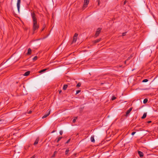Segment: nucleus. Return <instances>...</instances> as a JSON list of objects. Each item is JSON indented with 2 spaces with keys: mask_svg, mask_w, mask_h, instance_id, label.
Segmentation results:
<instances>
[{
  "mask_svg": "<svg viewBox=\"0 0 158 158\" xmlns=\"http://www.w3.org/2000/svg\"><path fill=\"white\" fill-rule=\"evenodd\" d=\"M138 154H139L140 157H142L143 156V152H141V151H138Z\"/></svg>",
  "mask_w": 158,
  "mask_h": 158,
  "instance_id": "1a4fd4ad",
  "label": "nucleus"
},
{
  "mask_svg": "<svg viewBox=\"0 0 158 158\" xmlns=\"http://www.w3.org/2000/svg\"><path fill=\"white\" fill-rule=\"evenodd\" d=\"M151 122V121H149L148 122V123H150Z\"/></svg>",
  "mask_w": 158,
  "mask_h": 158,
  "instance_id": "c9c22d12",
  "label": "nucleus"
},
{
  "mask_svg": "<svg viewBox=\"0 0 158 158\" xmlns=\"http://www.w3.org/2000/svg\"><path fill=\"white\" fill-rule=\"evenodd\" d=\"M101 40V38L98 39H97L94 41V43H97L98 42H99Z\"/></svg>",
  "mask_w": 158,
  "mask_h": 158,
  "instance_id": "dca6fc26",
  "label": "nucleus"
},
{
  "mask_svg": "<svg viewBox=\"0 0 158 158\" xmlns=\"http://www.w3.org/2000/svg\"><path fill=\"white\" fill-rule=\"evenodd\" d=\"M59 145V144H58L57 145V146H58Z\"/></svg>",
  "mask_w": 158,
  "mask_h": 158,
  "instance_id": "ea45409f",
  "label": "nucleus"
},
{
  "mask_svg": "<svg viewBox=\"0 0 158 158\" xmlns=\"http://www.w3.org/2000/svg\"><path fill=\"white\" fill-rule=\"evenodd\" d=\"M148 80L147 79H145L143 80L142 82H146L148 81Z\"/></svg>",
  "mask_w": 158,
  "mask_h": 158,
  "instance_id": "b1692460",
  "label": "nucleus"
},
{
  "mask_svg": "<svg viewBox=\"0 0 158 158\" xmlns=\"http://www.w3.org/2000/svg\"><path fill=\"white\" fill-rule=\"evenodd\" d=\"M39 140V138H37L35 140L34 143V145H36V144H37L38 143Z\"/></svg>",
  "mask_w": 158,
  "mask_h": 158,
  "instance_id": "9d476101",
  "label": "nucleus"
},
{
  "mask_svg": "<svg viewBox=\"0 0 158 158\" xmlns=\"http://www.w3.org/2000/svg\"><path fill=\"white\" fill-rule=\"evenodd\" d=\"M26 8L28 9H30V2L29 3H27V6H26Z\"/></svg>",
  "mask_w": 158,
  "mask_h": 158,
  "instance_id": "2eb2a0df",
  "label": "nucleus"
},
{
  "mask_svg": "<svg viewBox=\"0 0 158 158\" xmlns=\"http://www.w3.org/2000/svg\"><path fill=\"white\" fill-rule=\"evenodd\" d=\"M63 138L62 137H59L57 139H56L55 140V141H56L57 143H58L59 141L61 140V139Z\"/></svg>",
  "mask_w": 158,
  "mask_h": 158,
  "instance_id": "f8f14e48",
  "label": "nucleus"
},
{
  "mask_svg": "<svg viewBox=\"0 0 158 158\" xmlns=\"http://www.w3.org/2000/svg\"><path fill=\"white\" fill-rule=\"evenodd\" d=\"M46 69H44L41 70L40 71L39 73H42L43 72H44L46 70Z\"/></svg>",
  "mask_w": 158,
  "mask_h": 158,
  "instance_id": "6ab92c4d",
  "label": "nucleus"
},
{
  "mask_svg": "<svg viewBox=\"0 0 158 158\" xmlns=\"http://www.w3.org/2000/svg\"><path fill=\"white\" fill-rule=\"evenodd\" d=\"M81 85V84L80 82H79L77 84V85H76V86L77 87H80V86Z\"/></svg>",
  "mask_w": 158,
  "mask_h": 158,
  "instance_id": "393cba45",
  "label": "nucleus"
},
{
  "mask_svg": "<svg viewBox=\"0 0 158 158\" xmlns=\"http://www.w3.org/2000/svg\"><path fill=\"white\" fill-rule=\"evenodd\" d=\"M132 110V108H130L126 112V116H127L130 113L131 111Z\"/></svg>",
  "mask_w": 158,
  "mask_h": 158,
  "instance_id": "0eeeda50",
  "label": "nucleus"
},
{
  "mask_svg": "<svg viewBox=\"0 0 158 158\" xmlns=\"http://www.w3.org/2000/svg\"><path fill=\"white\" fill-rule=\"evenodd\" d=\"M61 92V91H59V93L60 94Z\"/></svg>",
  "mask_w": 158,
  "mask_h": 158,
  "instance_id": "4c0bfd02",
  "label": "nucleus"
},
{
  "mask_svg": "<svg viewBox=\"0 0 158 158\" xmlns=\"http://www.w3.org/2000/svg\"><path fill=\"white\" fill-rule=\"evenodd\" d=\"M148 101V100L147 98H145L144 99L143 101V102L145 104Z\"/></svg>",
  "mask_w": 158,
  "mask_h": 158,
  "instance_id": "a211bd4d",
  "label": "nucleus"
},
{
  "mask_svg": "<svg viewBox=\"0 0 158 158\" xmlns=\"http://www.w3.org/2000/svg\"><path fill=\"white\" fill-rule=\"evenodd\" d=\"M69 149H67L65 151V155H67L69 152Z\"/></svg>",
  "mask_w": 158,
  "mask_h": 158,
  "instance_id": "5701e85b",
  "label": "nucleus"
},
{
  "mask_svg": "<svg viewBox=\"0 0 158 158\" xmlns=\"http://www.w3.org/2000/svg\"><path fill=\"white\" fill-rule=\"evenodd\" d=\"M37 59V56H35L33 58V60L34 61L36 60Z\"/></svg>",
  "mask_w": 158,
  "mask_h": 158,
  "instance_id": "4be33fe9",
  "label": "nucleus"
},
{
  "mask_svg": "<svg viewBox=\"0 0 158 158\" xmlns=\"http://www.w3.org/2000/svg\"><path fill=\"white\" fill-rule=\"evenodd\" d=\"M32 111L31 110H30L28 111L27 113L29 114H30L31 113Z\"/></svg>",
  "mask_w": 158,
  "mask_h": 158,
  "instance_id": "7c9ffc66",
  "label": "nucleus"
},
{
  "mask_svg": "<svg viewBox=\"0 0 158 158\" xmlns=\"http://www.w3.org/2000/svg\"><path fill=\"white\" fill-rule=\"evenodd\" d=\"M101 29L100 28H98L97 29V31H96V33L95 35V37H97L99 35L101 32Z\"/></svg>",
  "mask_w": 158,
  "mask_h": 158,
  "instance_id": "20e7f679",
  "label": "nucleus"
},
{
  "mask_svg": "<svg viewBox=\"0 0 158 158\" xmlns=\"http://www.w3.org/2000/svg\"><path fill=\"white\" fill-rule=\"evenodd\" d=\"M31 14L32 21L33 30L35 31L39 28V25L37 22V16L34 13H31Z\"/></svg>",
  "mask_w": 158,
  "mask_h": 158,
  "instance_id": "f257e3e1",
  "label": "nucleus"
},
{
  "mask_svg": "<svg viewBox=\"0 0 158 158\" xmlns=\"http://www.w3.org/2000/svg\"><path fill=\"white\" fill-rule=\"evenodd\" d=\"M30 73V71H28L26 72H25L24 74H23V75L24 76H27Z\"/></svg>",
  "mask_w": 158,
  "mask_h": 158,
  "instance_id": "9b49d317",
  "label": "nucleus"
},
{
  "mask_svg": "<svg viewBox=\"0 0 158 158\" xmlns=\"http://www.w3.org/2000/svg\"><path fill=\"white\" fill-rule=\"evenodd\" d=\"M135 133H136L135 132L133 131L132 132L131 134L132 135H134Z\"/></svg>",
  "mask_w": 158,
  "mask_h": 158,
  "instance_id": "2f4dec72",
  "label": "nucleus"
},
{
  "mask_svg": "<svg viewBox=\"0 0 158 158\" xmlns=\"http://www.w3.org/2000/svg\"><path fill=\"white\" fill-rule=\"evenodd\" d=\"M44 28L42 29V31L44 30Z\"/></svg>",
  "mask_w": 158,
  "mask_h": 158,
  "instance_id": "58836bf2",
  "label": "nucleus"
},
{
  "mask_svg": "<svg viewBox=\"0 0 158 158\" xmlns=\"http://www.w3.org/2000/svg\"><path fill=\"white\" fill-rule=\"evenodd\" d=\"M48 112H47V113L44 115L43 117H42V118H45L47 117H48L50 114L51 112V110H49V109L48 110Z\"/></svg>",
  "mask_w": 158,
  "mask_h": 158,
  "instance_id": "423d86ee",
  "label": "nucleus"
},
{
  "mask_svg": "<svg viewBox=\"0 0 158 158\" xmlns=\"http://www.w3.org/2000/svg\"><path fill=\"white\" fill-rule=\"evenodd\" d=\"M57 153V152L56 151H55L54 152V154L52 156V157H54L55 156V155Z\"/></svg>",
  "mask_w": 158,
  "mask_h": 158,
  "instance_id": "aec40b11",
  "label": "nucleus"
},
{
  "mask_svg": "<svg viewBox=\"0 0 158 158\" xmlns=\"http://www.w3.org/2000/svg\"><path fill=\"white\" fill-rule=\"evenodd\" d=\"M81 91V90H77V91H76V94H78L79 92H80Z\"/></svg>",
  "mask_w": 158,
  "mask_h": 158,
  "instance_id": "c85d7f7f",
  "label": "nucleus"
},
{
  "mask_svg": "<svg viewBox=\"0 0 158 158\" xmlns=\"http://www.w3.org/2000/svg\"><path fill=\"white\" fill-rule=\"evenodd\" d=\"M89 0H84L83 6V9H84L87 7V6L89 3Z\"/></svg>",
  "mask_w": 158,
  "mask_h": 158,
  "instance_id": "f03ea898",
  "label": "nucleus"
},
{
  "mask_svg": "<svg viewBox=\"0 0 158 158\" xmlns=\"http://www.w3.org/2000/svg\"><path fill=\"white\" fill-rule=\"evenodd\" d=\"M60 135H62L63 134V131H60Z\"/></svg>",
  "mask_w": 158,
  "mask_h": 158,
  "instance_id": "72a5a7b5",
  "label": "nucleus"
},
{
  "mask_svg": "<svg viewBox=\"0 0 158 158\" xmlns=\"http://www.w3.org/2000/svg\"><path fill=\"white\" fill-rule=\"evenodd\" d=\"M127 32L123 33L122 34V36H123L126 35V34L127 33Z\"/></svg>",
  "mask_w": 158,
  "mask_h": 158,
  "instance_id": "cd10ccee",
  "label": "nucleus"
},
{
  "mask_svg": "<svg viewBox=\"0 0 158 158\" xmlns=\"http://www.w3.org/2000/svg\"><path fill=\"white\" fill-rule=\"evenodd\" d=\"M68 87V85H64L63 87V89L64 90H65Z\"/></svg>",
  "mask_w": 158,
  "mask_h": 158,
  "instance_id": "f3484780",
  "label": "nucleus"
},
{
  "mask_svg": "<svg viewBox=\"0 0 158 158\" xmlns=\"http://www.w3.org/2000/svg\"><path fill=\"white\" fill-rule=\"evenodd\" d=\"M35 157L34 156H32L31 158H34Z\"/></svg>",
  "mask_w": 158,
  "mask_h": 158,
  "instance_id": "e433bc0d",
  "label": "nucleus"
},
{
  "mask_svg": "<svg viewBox=\"0 0 158 158\" xmlns=\"http://www.w3.org/2000/svg\"><path fill=\"white\" fill-rule=\"evenodd\" d=\"M71 139H68L67 141L66 142V143H69V142Z\"/></svg>",
  "mask_w": 158,
  "mask_h": 158,
  "instance_id": "c756f323",
  "label": "nucleus"
},
{
  "mask_svg": "<svg viewBox=\"0 0 158 158\" xmlns=\"http://www.w3.org/2000/svg\"><path fill=\"white\" fill-rule=\"evenodd\" d=\"M4 121V120H2V119H0V124L3 123Z\"/></svg>",
  "mask_w": 158,
  "mask_h": 158,
  "instance_id": "bb28decb",
  "label": "nucleus"
},
{
  "mask_svg": "<svg viewBox=\"0 0 158 158\" xmlns=\"http://www.w3.org/2000/svg\"><path fill=\"white\" fill-rule=\"evenodd\" d=\"M130 58V57H129L127 59V60H126L125 61V64H126V62L127 61V60H129Z\"/></svg>",
  "mask_w": 158,
  "mask_h": 158,
  "instance_id": "473e14b6",
  "label": "nucleus"
},
{
  "mask_svg": "<svg viewBox=\"0 0 158 158\" xmlns=\"http://www.w3.org/2000/svg\"><path fill=\"white\" fill-rule=\"evenodd\" d=\"M77 118V117H76L73 120V123H75L76 122V119Z\"/></svg>",
  "mask_w": 158,
  "mask_h": 158,
  "instance_id": "412c9836",
  "label": "nucleus"
},
{
  "mask_svg": "<svg viewBox=\"0 0 158 158\" xmlns=\"http://www.w3.org/2000/svg\"><path fill=\"white\" fill-rule=\"evenodd\" d=\"M78 35V34L76 33L75 34L73 39V40L72 41V43H75L77 41V36Z\"/></svg>",
  "mask_w": 158,
  "mask_h": 158,
  "instance_id": "7ed1b4c3",
  "label": "nucleus"
},
{
  "mask_svg": "<svg viewBox=\"0 0 158 158\" xmlns=\"http://www.w3.org/2000/svg\"><path fill=\"white\" fill-rule=\"evenodd\" d=\"M100 4V1H98V5H99Z\"/></svg>",
  "mask_w": 158,
  "mask_h": 158,
  "instance_id": "f704fd0d",
  "label": "nucleus"
},
{
  "mask_svg": "<svg viewBox=\"0 0 158 158\" xmlns=\"http://www.w3.org/2000/svg\"><path fill=\"white\" fill-rule=\"evenodd\" d=\"M31 50L30 48H29L28 49L27 52V55H30L31 54Z\"/></svg>",
  "mask_w": 158,
  "mask_h": 158,
  "instance_id": "6e6552de",
  "label": "nucleus"
},
{
  "mask_svg": "<svg viewBox=\"0 0 158 158\" xmlns=\"http://www.w3.org/2000/svg\"><path fill=\"white\" fill-rule=\"evenodd\" d=\"M20 3L21 0H17V6L18 9V10L19 12V11Z\"/></svg>",
  "mask_w": 158,
  "mask_h": 158,
  "instance_id": "39448f33",
  "label": "nucleus"
},
{
  "mask_svg": "<svg viewBox=\"0 0 158 158\" xmlns=\"http://www.w3.org/2000/svg\"><path fill=\"white\" fill-rule=\"evenodd\" d=\"M90 140L92 142L94 143L95 142V140L94 138V136H91L90 138Z\"/></svg>",
  "mask_w": 158,
  "mask_h": 158,
  "instance_id": "ddd939ff",
  "label": "nucleus"
},
{
  "mask_svg": "<svg viewBox=\"0 0 158 158\" xmlns=\"http://www.w3.org/2000/svg\"><path fill=\"white\" fill-rule=\"evenodd\" d=\"M116 97H115L114 96H113L112 97L111 100H112L113 101V100H115L116 99Z\"/></svg>",
  "mask_w": 158,
  "mask_h": 158,
  "instance_id": "a878e982",
  "label": "nucleus"
},
{
  "mask_svg": "<svg viewBox=\"0 0 158 158\" xmlns=\"http://www.w3.org/2000/svg\"><path fill=\"white\" fill-rule=\"evenodd\" d=\"M146 116H147V113H145L143 114V116L141 118L142 119H144L146 117Z\"/></svg>",
  "mask_w": 158,
  "mask_h": 158,
  "instance_id": "4468645a",
  "label": "nucleus"
}]
</instances>
